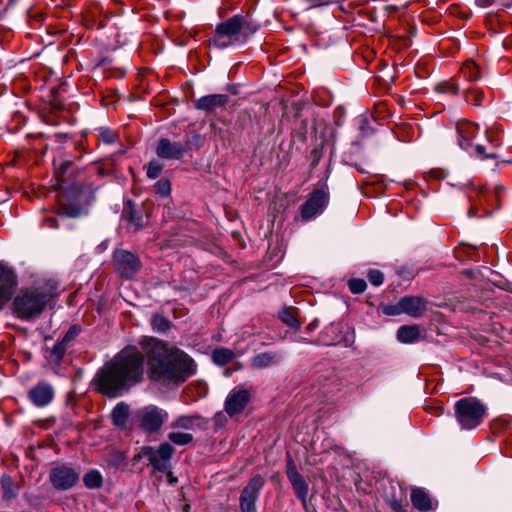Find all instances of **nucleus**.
I'll use <instances>...</instances> for the list:
<instances>
[{"label": "nucleus", "instance_id": "32", "mask_svg": "<svg viewBox=\"0 0 512 512\" xmlns=\"http://www.w3.org/2000/svg\"><path fill=\"white\" fill-rule=\"evenodd\" d=\"M151 324L153 330L157 332H166L171 326L170 321L161 315H154Z\"/></svg>", "mask_w": 512, "mask_h": 512}, {"label": "nucleus", "instance_id": "37", "mask_svg": "<svg viewBox=\"0 0 512 512\" xmlns=\"http://www.w3.org/2000/svg\"><path fill=\"white\" fill-rule=\"evenodd\" d=\"M1 486L6 496L12 497L16 495L15 486L10 476H3L1 478Z\"/></svg>", "mask_w": 512, "mask_h": 512}, {"label": "nucleus", "instance_id": "47", "mask_svg": "<svg viewBox=\"0 0 512 512\" xmlns=\"http://www.w3.org/2000/svg\"><path fill=\"white\" fill-rule=\"evenodd\" d=\"M493 0H476V3L481 7H487L491 5Z\"/></svg>", "mask_w": 512, "mask_h": 512}, {"label": "nucleus", "instance_id": "10", "mask_svg": "<svg viewBox=\"0 0 512 512\" xmlns=\"http://www.w3.org/2000/svg\"><path fill=\"white\" fill-rule=\"evenodd\" d=\"M329 201V194L326 189L314 190L301 206V218L304 221H309L321 214Z\"/></svg>", "mask_w": 512, "mask_h": 512}, {"label": "nucleus", "instance_id": "19", "mask_svg": "<svg viewBox=\"0 0 512 512\" xmlns=\"http://www.w3.org/2000/svg\"><path fill=\"white\" fill-rule=\"evenodd\" d=\"M228 103V96L225 94H210L199 98L195 102V107L198 110L212 113L218 108H224Z\"/></svg>", "mask_w": 512, "mask_h": 512}, {"label": "nucleus", "instance_id": "26", "mask_svg": "<svg viewBox=\"0 0 512 512\" xmlns=\"http://www.w3.org/2000/svg\"><path fill=\"white\" fill-rule=\"evenodd\" d=\"M235 357L234 352L228 348H218L212 353V359L217 365H225L231 362Z\"/></svg>", "mask_w": 512, "mask_h": 512}, {"label": "nucleus", "instance_id": "3", "mask_svg": "<svg viewBox=\"0 0 512 512\" xmlns=\"http://www.w3.org/2000/svg\"><path fill=\"white\" fill-rule=\"evenodd\" d=\"M55 294V288L48 283L22 287L13 298L12 313L23 321L34 320L42 314Z\"/></svg>", "mask_w": 512, "mask_h": 512}, {"label": "nucleus", "instance_id": "46", "mask_svg": "<svg viewBox=\"0 0 512 512\" xmlns=\"http://www.w3.org/2000/svg\"><path fill=\"white\" fill-rule=\"evenodd\" d=\"M45 222H46L47 226L50 228L58 227L57 219H55V218H46Z\"/></svg>", "mask_w": 512, "mask_h": 512}, {"label": "nucleus", "instance_id": "36", "mask_svg": "<svg viewBox=\"0 0 512 512\" xmlns=\"http://www.w3.org/2000/svg\"><path fill=\"white\" fill-rule=\"evenodd\" d=\"M155 192L160 195L161 197H167L169 196L171 192V184L170 181L167 179H160L155 185H154Z\"/></svg>", "mask_w": 512, "mask_h": 512}, {"label": "nucleus", "instance_id": "42", "mask_svg": "<svg viewBox=\"0 0 512 512\" xmlns=\"http://www.w3.org/2000/svg\"><path fill=\"white\" fill-rule=\"evenodd\" d=\"M384 312H385V314L392 315V316L402 314L403 311H402V308H400V300L394 305L387 306L385 308Z\"/></svg>", "mask_w": 512, "mask_h": 512}, {"label": "nucleus", "instance_id": "25", "mask_svg": "<svg viewBox=\"0 0 512 512\" xmlns=\"http://www.w3.org/2000/svg\"><path fill=\"white\" fill-rule=\"evenodd\" d=\"M411 502L420 511H428L431 508L429 496L421 489H414L412 491Z\"/></svg>", "mask_w": 512, "mask_h": 512}, {"label": "nucleus", "instance_id": "16", "mask_svg": "<svg viewBox=\"0 0 512 512\" xmlns=\"http://www.w3.org/2000/svg\"><path fill=\"white\" fill-rule=\"evenodd\" d=\"M28 397L35 406L44 407L52 401L54 390L50 384L39 382L29 390Z\"/></svg>", "mask_w": 512, "mask_h": 512}, {"label": "nucleus", "instance_id": "45", "mask_svg": "<svg viewBox=\"0 0 512 512\" xmlns=\"http://www.w3.org/2000/svg\"><path fill=\"white\" fill-rule=\"evenodd\" d=\"M470 95H473L475 97V105H479L480 104V101H481V98H482V93L479 92V91H476V90H473L470 92Z\"/></svg>", "mask_w": 512, "mask_h": 512}, {"label": "nucleus", "instance_id": "14", "mask_svg": "<svg viewBox=\"0 0 512 512\" xmlns=\"http://www.w3.org/2000/svg\"><path fill=\"white\" fill-rule=\"evenodd\" d=\"M18 285V277L13 270L0 265V310L11 300Z\"/></svg>", "mask_w": 512, "mask_h": 512}, {"label": "nucleus", "instance_id": "18", "mask_svg": "<svg viewBox=\"0 0 512 512\" xmlns=\"http://www.w3.org/2000/svg\"><path fill=\"white\" fill-rule=\"evenodd\" d=\"M400 308H402L403 313L418 318L427 310V301L418 296H404L400 299Z\"/></svg>", "mask_w": 512, "mask_h": 512}, {"label": "nucleus", "instance_id": "22", "mask_svg": "<svg viewBox=\"0 0 512 512\" xmlns=\"http://www.w3.org/2000/svg\"><path fill=\"white\" fill-rule=\"evenodd\" d=\"M129 417V406L124 403H118L111 413L112 422L116 427L121 429L126 427L127 420Z\"/></svg>", "mask_w": 512, "mask_h": 512}, {"label": "nucleus", "instance_id": "38", "mask_svg": "<svg viewBox=\"0 0 512 512\" xmlns=\"http://www.w3.org/2000/svg\"><path fill=\"white\" fill-rule=\"evenodd\" d=\"M163 170V165L158 161H151L147 167V176L150 179H156L160 176Z\"/></svg>", "mask_w": 512, "mask_h": 512}, {"label": "nucleus", "instance_id": "27", "mask_svg": "<svg viewBox=\"0 0 512 512\" xmlns=\"http://www.w3.org/2000/svg\"><path fill=\"white\" fill-rule=\"evenodd\" d=\"M84 485L89 489H97L103 485V478L98 470H90L83 477Z\"/></svg>", "mask_w": 512, "mask_h": 512}, {"label": "nucleus", "instance_id": "2", "mask_svg": "<svg viewBox=\"0 0 512 512\" xmlns=\"http://www.w3.org/2000/svg\"><path fill=\"white\" fill-rule=\"evenodd\" d=\"M144 355L136 347L121 350L97 373L95 382L98 391L109 397H116L141 382L144 375Z\"/></svg>", "mask_w": 512, "mask_h": 512}, {"label": "nucleus", "instance_id": "34", "mask_svg": "<svg viewBox=\"0 0 512 512\" xmlns=\"http://www.w3.org/2000/svg\"><path fill=\"white\" fill-rule=\"evenodd\" d=\"M436 90L440 93H448V94L456 95L459 91V87H458V84H456L453 81H446V82H441V83L437 84Z\"/></svg>", "mask_w": 512, "mask_h": 512}, {"label": "nucleus", "instance_id": "15", "mask_svg": "<svg viewBox=\"0 0 512 512\" xmlns=\"http://www.w3.org/2000/svg\"><path fill=\"white\" fill-rule=\"evenodd\" d=\"M286 475L292 485L296 497L301 501L302 505L307 506V495L309 491L308 483L298 472L293 461H289L287 465Z\"/></svg>", "mask_w": 512, "mask_h": 512}, {"label": "nucleus", "instance_id": "17", "mask_svg": "<svg viewBox=\"0 0 512 512\" xmlns=\"http://www.w3.org/2000/svg\"><path fill=\"white\" fill-rule=\"evenodd\" d=\"M186 152L184 145L180 142H171L169 139L159 140L156 154L163 159H180Z\"/></svg>", "mask_w": 512, "mask_h": 512}, {"label": "nucleus", "instance_id": "40", "mask_svg": "<svg viewBox=\"0 0 512 512\" xmlns=\"http://www.w3.org/2000/svg\"><path fill=\"white\" fill-rule=\"evenodd\" d=\"M58 215L59 216H65V217L74 218V217H77V216L80 215V209H78V208H71V207H68L66 205H61L59 207V210H58Z\"/></svg>", "mask_w": 512, "mask_h": 512}, {"label": "nucleus", "instance_id": "33", "mask_svg": "<svg viewBox=\"0 0 512 512\" xmlns=\"http://www.w3.org/2000/svg\"><path fill=\"white\" fill-rule=\"evenodd\" d=\"M367 284L365 280L353 278L348 281V288L353 294H361L366 290Z\"/></svg>", "mask_w": 512, "mask_h": 512}, {"label": "nucleus", "instance_id": "7", "mask_svg": "<svg viewBox=\"0 0 512 512\" xmlns=\"http://www.w3.org/2000/svg\"><path fill=\"white\" fill-rule=\"evenodd\" d=\"M175 452L173 446L164 442L157 449L151 446H144L139 453L134 456L135 460L146 458L156 470L167 472L170 469V460Z\"/></svg>", "mask_w": 512, "mask_h": 512}, {"label": "nucleus", "instance_id": "12", "mask_svg": "<svg viewBox=\"0 0 512 512\" xmlns=\"http://www.w3.org/2000/svg\"><path fill=\"white\" fill-rule=\"evenodd\" d=\"M251 393L242 386L234 387L226 397L224 409L225 412L233 417L244 411L250 402Z\"/></svg>", "mask_w": 512, "mask_h": 512}, {"label": "nucleus", "instance_id": "24", "mask_svg": "<svg viewBox=\"0 0 512 512\" xmlns=\"http://www.w3.org/2000/svg\"><path fill=\"white\" fill-rule=\"evenodd\" d=\"M460 74L467 81H477L481 78L480 68L473 60H467L462 64Z\"/></svg>", "mask_w": 512, "mask_h": 512}, {"label": "nucleus", "instance_id": "41", "mask_svg": "<svg viewBox=\"0 0 512 512\" xmlns=\"http://www.w3.org/2000/svg\"><path fill=\"white\" fill-rule=\"evenodd\" d=\"M81 332V328L78 325H73L69 328V330L65 333L62 338L66 344H69L72 340H74L79 333Z\"/></svg>", "mask_w": 512, "mask_h": 512}, {"label": "nucleus", "instance_id": "28", "mask_svg": "<svg viewBox=\"0 0 512 512\" xmlns=\"http://www.w3.org/2000/svg\"><path fill=\"white\" fill-rule=\"evenodd\" d=\"M68 344H66L64 341L57 342L52 350L50 351L49 359L51 362H54L55 364H59L63 358V356L66 353Z\"/></svg>", "mask_w": 512, "mask_h": 512}, {"label": "nucleus", "instance_id": "21", "mask_svg": "<svg viewBox=\"0 0 512 512\" xmlns=\"http://www.w3.org/2000/svg\"><path fill=\"white\" fill-rule=\"evenodd\" d=\"M281 359V355L277 352H263L251 359V365L254 368L262 369L277 364Z\"/></svg>", "mask_w": 512, "mask_h": 512}, {"label": "nucleus", "instance_id": "8", "mask_svg": "<svg viewBox=\"0 0 512 512\" xmlns=\"http://www.w3.org/2000/svg\"><path fill=\"white\" fill-rule=\"evenodd\" d=\"M265 483V478L259 474L248 481L239 497L241 512H256V502Z\"/></svg>", "mask_w": 512, "mask_h": 512}, {"label": "nucleus", "instance_id": "5", "mask_svg": "<svg viewBox=\"0 0 512 512\" xmlns=\"http://www.w3.org/2000/svg\"><path fill=\"white\" fill-rule=\"evenodd\" d=\"M486 414V406L475 397L461 398L454 405L456 421L463 430L477 428L484 421Z\"/></svg>", "mask_w": 512, "mask_h": 512}, {"label": "nucleus", "instance_id": "4", "mask_svg": "<svg viewBox=\"0 0 512 512\" xmlns=\"http://www.w3.org/2000/svg\"><path fill=\"white\" fill-rule=\"evenodd\" d=\"M253 33L248 22L241 15H235L216 26L214 36L209 40L210 46L225 49L229 46L243 44Z\"/></svg>", "mask_w": 512, "mask_h": 512}, {"label": "nucleus", "instance_id": "11", "mask_svg": "<svg viewBox=\"0 0 512 512\" xmlns=\"http://www.w3.org/2000/svg\"><path fill=\"white\" fill-rule=\"evenodd\" d=\"M49 480L56 490L65 491L77 484L79 473L69 466L58 465L50 470Z\"/></svg>", "mask_w": 512, "mask_h": 512}, {"label": "nucleus", "instance_id": "20", "mask_svg": "<svg viewBox=\"0 0 512 512\" xmlns=\"http://www.w3.org/2000/svg\"><path fill=\"white\" fill-rule=\"evenodd\" d=\"M457 132L460 147L467 150L471 146L472 139L478 134L479 127L470 121H461L457 124Z\"/></svg>", "mask_w": 512, "mask_h": 512}, {"label": "nucleus", "instance_id": "9", "mask_svg": "<svg viewBox=\"0 0 512 512\" xmlns=\"http://www.w3.org/2000/svg\"><path fill=\"white\" fill-rule=\"evenodd\" d=\"M113 263L120 276L127 279L133 278L141 268L139 258L135 254L123 249L114 251Z\"/></svg>", "mask_w": 512, "mask_h": 512}, {"label": "nucleus", "instance_id": "23", "mask_svg": "<svg viewBox=\"0 0 512 512\" xmlns=\"http://www.w3.org/2000/svg\"><path fill=\"white\" fill-rule=\"evenodd\" d=\"M420 338V330L418 326L404 325L397 331V339L402 343H413Z\"/></svg>", "mask_w": 512, "mask_h": 512}, {"label": "nucleus", "instance_id": "13", "mask_svg": "<svg viewBox=\"0 0 512 512\" xmlns=\"http://www.w3.org/2000/svg\"><path fill=\"white\" fill-rule=\"evenodd\" d=\"M121 220L128 230L136 232L145 226L144 209L128 200L124 203Z\"/></svg>", "mask_w": 512, "mask_h": 512}, {"label": "nucleus", "instance_id": "31", "mask_svg": "<svg viewBox=\"0 0 512 512\" xmlns=\"http://www.w3.org/2000/svg\"><path fill=\"white\" fill-rule=\"evenodd\" d=\"M280 319L291 328H299L300 323L296 316V311L293 309H284L280 313Z\"/></svg>", "mask_w": 512, "mask_h": 512}, {"label": "nucleus", "instance_id": "30", "mask_svg": "<svg viewBox=\"0 0 512 512\" xmlns=\"http://www.w3.org/2000/svg\"><path fill=\"white\" fill-rule=\"evenodd\" d=\"M96 131L98 139L105 144H112L118 139V134L110 128L101 127Z\"/></svg>", "mask_w": 512, "mask_h": 512}, {"label": "nucleus", "instance_id": "44", "mask_svg": "<svg viewBox=\"0 0 512 512\" xmlns=\"http://www.w3.org/2000/svg\"><path fill=\"white\" fill-rule=\"evenodd\" d=\"M426 410L432 414V415H435V416H440L442 415L443 413V408L442 407H427Z\"/></svg>", "mask_w": 512, "mask_h": 512}, {"label": "nucleus", "instance_id": "39", "mask_svg": "<svg viewBox=\"0 0 512 512\" xmlns=\"http://www.w3.org/2000/svg\"><path fill=\"white\" fill-rule=\"evenodd\" d=\"M369 282L374 286H380L384 282V274L378 269H371L367 274Z\"/></svg>", "mask_w": 512, "mask_h": 512}, {"label": "nucleus", "instance_id": "6", "mask_svg": "<svg viewBox=\"0 0 512 512\" xmlns=\"http://www.w3.org/2000/svg\"><path fill=\"white\" fill-rule=\"evenodd\" d=\"M135 421L145 433L154 434L160 431L168 420V412L156 405H147L135 412Z\"/></svg>", "mask_w": 512, "mask_h": 512}, {"label": "nucleus", "instance_id": "29", "mask_svg": "<svg viewBox=\"0 0 512 512\" xmlns=\"http://www.w3.org/2000/svg\"><path fill=\"white\" fill-rule=\"evenodd\" d=\"M168 439L176 445H187L193 440V435L185 432H170L167 435Z\"/></svg>", "mask_w": 512, "mask_h": 512}, {"label": "nucleus", "instance_id": "1", "mask_svg": "<svg viewBox=\"0 0 512 512\" xmlns=\"http://www.w3.org/2000/svg\"><path fill=\"white\" fill-rule=\"evenodd\" d=\"M150 378L163 385H180L196 373L195 361L183 350L150 339L145 346Z\"/></svg>", "mask_w": 512, "mask_h": 512}, {"label": "nucleus", "instance_id": "48", "mask_svg": "<svg viewBox=\"0 0 512 512\" xmlns=\"http://www.w3.org/2000/svg\"><path fill=\"white\" fill-rule=\"evenodd\" d=\"M468 215H469L470 217H473V216H475V215H476V213H475V211L473 210V208H471V209L468 211Z\"/></svg>", "mask_w": 512, "mask_h": 512}, {"label": "nucleus", "instance_id": "43", "mask_svg": "<svg viewBox=\"0 0 512 512\" xmlns=\"http://www.w3.org/2000/svg\"><path fill=\"white\" fill-rule=\"evenodd\" d=\"M476 155L482 159L494 157V155H486L485 154V147L483 145L477 144L474 147Z\"/></svg>", "mask_w": 512, "mask_h": 512}, {"label": "nucleus", "instance_id": "35", "mask_svg": "<svg viewBox=\"0 0 512 512\" xmlns=\"http://www.w3.org/2000/svg\"><path fill=\"white\" fill-rule=\"evenodd\" d=\"M171 427L190 430L194 427V419L190 416H180L171 424Z\"/></svg>", "mask_w": 512, "mask_h": 512}]
</instances>
